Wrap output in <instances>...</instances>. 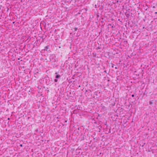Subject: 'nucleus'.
I'll return each instance as SVG.
<instances>
[{
    "instance_id": "f03ea898",
    "label": "nucleus",
    "mask_w": 157,
    "mask_h": 157,
    "mask_svg": "<svg viewBox=\"0 0 157 157\" xmlns=\"http://www.w3.org/2000/svg\"><path fill=\"white\" fill-rule=\"evenodd\" d=\"M61 76L59 75H57L56 76V79L54 80L55 82H58V79L60 78Z\"/></svg>"
},
{
    "instance_id": "423d86ee",
    "label": "nucleus",
    "mask_w": 157,
    "mask_h": 157,
    "mask_svg": "<svg viewBox=\"0 0 157 157\" xmlns=\"http://www.w3.org/2000/svg\"><path fill=\"white\" fill-rule=\"evenodd\" d=\"M101 48V47H100L99 46L97 48V49H100Z\"/></svg>"
},
{
    "instance_id": "a211bd4d",
    "label": "nucleus",
    "mask_w": 157,
    "mask_h": 157,
    "mask_svg": "<svg viewBox=\"0 0 157 157\" xmlns=\"http://www.w3.org/2000/svg\"><path fill=\"white\" fill-rule=\"evenodd\" d=\"M144 27H143V29H144Z\"/></svg>"
},
{
    "instance_id": "1a4fd4ad",
    "label": "nucleus",
    "mask_w": 157,
    "mask_h": 157,
    "mask_svg": "<svg viewBox=\"0 0 157 157\" xmlns=\"http://www.w3.org/2000/svg\"><path fill=\"white\" fill-rule=\"evenodd\" d=\"M107 124V122H106L105 123V125H106Z\"/></svg>"
},
{
    "instance_id": "7ed1b4c3",
    "label": "nucleus",
    "mask_w": 157,
    "mask_h": 157,
    "mask_svg": "<svg viewBox=\"0 0 157 157\" xmlns=\"http://www.w3.org/2000/svg\"><path fill=\"white\" fill-rule=\"evenodd\" d=\"M49 45H47L44 48V51H47L48 49L49 48Z\"/></svg>"
},
{
    "instance_id": "ddd939ff",
    "label": "nucleus",
    "mask_w": 157,
    "mask_h": 157,
    "mask_svg": "<svg viewBox=\"0 0 157 157\" xmlns=\"http://www.w3.org/2000/svg\"><path fill=\"white\" fill-rule=\"evenodd\" d=\"M155 14H157V12H155Z\"/></svg>"
},
{
    "instance_id": "0eeeda50",
    "label": "nucleus",
    "mask_w": 157,
    "mask_h": 157,
    "mask_svg": "<svg viewBox=\"0 0 157 157\" xmlns=\"http://www.w3.org/2000/svg\"><path fill=\"white\" fill-rule=\"evenodd\" d=\"M149 103L151 105L152 104V102L150 101L149 102Z\"/></svg>"
},
{
    "instance_id": "f3484780",
    "label": "nucleus",
    "mask_w": 157,
    "mask_h": 157,
    "mask_svg": "<svg viewBox=\"0 0 157 157\" xmlns=\"http://www.w3.org/2000/svg\"><path fill=\"white\" fill-rule=\"evenodd\" d=\"M8 120H10V118H8Z\"/></svg>"
},
{
    "instance_id": "20e7f679",
    "label": "nucleus",
    "mask_w": 157,
    "mask_h": 157,
    "mask_svg": "<svg viewBox=\"0 0 157 157\" xmlns=\"http://www.w3.org/2000/svg\"><path fill=\"white\" fill-rule=\"evenodd\" d=\"M40 38L43 40L42 41H44V36H40Z\"/></svg>"
},
{
    "instance_id": "9b49d317",
    "label": "nucleus",
    "mask_w": 157,
    "mask_h": 157,
    "mask_svg": "<svg viewBox=\"0 0 157 157\" xmlns=\"http://www.w3.org/2000/svg\"><path fill=\"white\" fill-rule=\"evenodd\" d=\"M20 146L21 147H22V144H21Z\"/></svg>"
},
{
    "instance_id": "f257e3e1",
    "label": "nucleus",
    "mask_w": 157,
    "mask_h": 157,
    "mask_svg": "<svg viewBox=\"0 0 157 157\" xmlns=\"http://www.w3.org/2000/svg\"><path fill=\"white\" fill-rule=\"evenodd\" d=\"M49 59L52 62H55L56 60L55 55L54 54L50 55L49 56Z\"/></svg>"
},
{
    "instance_id": "6e6552de",
    "label": "nucleus",
    "mask_w": 157,
    "mask_h": 157,
    "mask_svg": "<svg viewBox=\"0 0 157 157\" xmlns=\"http://www.w3.org/2000/svg\"><path fill=\"white\" fill-rule=\"evenodd\" d=\"M132 97H134V94H132Z\"/></svg>"
},
{
    "instance_id": "9d476101",
    "label": "nucleus",
    "mask_w": 157,
    "mask_h": 157,
    "mask_svg": "<svg viewBox=\"0 0 157 157\" xmlns=\"http://www.w3.org/2000/svg\"><path fill=\"white\" fill-rule=\"evenodd\" d=\"M111 24H109L108 25V26H111Z\"/></svg>"
},
{
    "instance_id": "39448f33",
    "label": "nucleus",
    "mask_w": 157,
    "mask_h": 157,
    "mask_svg": "<svg viewBox=\"0 0 157 157\" xmlns=\"http://www.w3.org/2000/svg\"><path fill=\"white\" fill-rule=\"evenodd\" d=\"M74 29L75 30L74 31H76L77 29V28H76V27H75L74 28Z\"/></svg>"
},
{
    "instance_id": "dca6fc26",
    "label": "nucleus",
    "mask_w": 157,
    "mask_h": 157,
    "mask_svg": "<svg viewBox=\"0 0 157 157\" xmlns=\"http://www.w3.org/2000/svg\"><path fill=\"white\" fill-rule=\"evenodd\" d=\"M55 74H57V72H56V73H55Z\"/></svg>"
},
{
    "instance_id": "4468645a",
    "label": "nucleus",
    "mask_w": 157,
    "mask_h": 157,
    "mask_svg": "<svg viewBox=\"0 0 157 157\" xmlns=\"http://www.w3.org/2000/svg\"><path fill=\"white\" fill-rule=\"evenodd\" d=\"M113 27H113V26H112V28H113Z\"/></svg>"
},
{
    "instance_id": "f8f14e48",
    "label": "nucleus",
    "mask_w": 157,
    "mask_h": 157,
    "mask_svg": "<svg viewBox=\"0 0 157 157\" xmlns=\"http://www.w3.org/2000/svg\"><path fill=\"white\" fill-rule=\"evenodd\" d=\"M115 69H117V67H115Z\"/></svg>"
},
{
    "instance_id": "2eb2a0df",
    "label": "nucleus",
    "mask_w": 157,
    "mask_h": 157,
    "mask_svg": "<svg viewBox=\"0 0 157 157\" xmlns=\"http://www.w3.org/2000/svg\"><path fill=\"white\" fill-rule=\"evenodd\" d=\"M112 67H114V66H113H113H112Z\"/></svg>"
}]
</instances>
